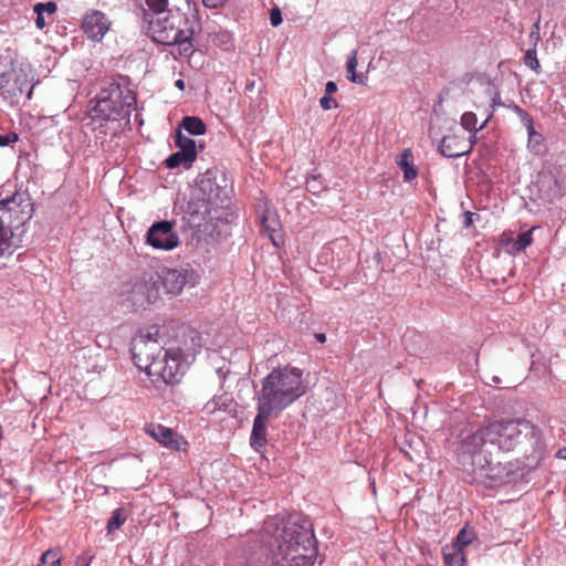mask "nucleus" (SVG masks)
<instances>
[{
    "instance_id": "obj_23",
    "label": "nucleus",
    "mask_w": 566,
    "mask_h": 566,
    "mask_svg": "<svg viewBox=\"0 0 566 566\" xmlns=\"http://www.w3.org/2000/svg\"><path fill=\"white\" fill-rule=\"evenodd\" d=\"M125 521L126 514L124 507H117L116 510H114L106 525L107 533H114L125 523Z\"/></svg>"
},
{
    "instance_id": "obj_45",
    "label": "nucleus",
    "mask_w": 566,
    "mask_h": 566,
    "mask_svg": "<svg viewBox=\"0 0 566 566\" xmlns=\"http://www.w3.org/2000/svg\"><path fill=\"white\" fill-rule=\"evenodd\" d=\"M496 106H506L505 104H503V103L501 102V96H500V93H499V92H495L494 96L492 97V107H493V109H494Z\"/></svg>"
},
{
    "instance_id": "obj_15",
    "label": "nucleus",
    "mask_w": 566,
    "mask_h": 566,
    "mask_svg": "<svg viewBox=\"0 0 566 566\" xmlns=\"http://www.w3.org/2000/svg\"><path fill=\"white\" fill-rule=\"evenodd\" d=\"M535 186L539 197L548 202L560 198V185L557 177L551 171L541 172L537 177Z\"/></svg>"
},
{
    "instance_id": "obj_24",
    "label": "nucleus",
    "mask_w": 566,
    "mask_h": 566,
    "mask_svg": "<svg viewBox=\"0 0 566 566\" xmlns=\"http://www.w3.org/2000/svg\"><path fill=\"white\" fill-rule=\"evenodd\" d=\"M61 565V556L57 549H48L44 552L40 558V563L38 566H60Z\"/></svg>"
},
{
    "instance_id": "obj_10",
    "label": "nucleus",
    "mask_w": 566,
    "mask_h": 566,
    "mask_svg": "<svg viewBox=\"0 0 566 566\" xmlns=\"http://www.w3.org/2000/svg\"><path fill=\"white\" fill-rule=\"evenodd\" d=\"M174 140L179 150L171 154L165 160L166 167L169 169H175L180 166L190 168L197 158L196 142L192 138L184 135L179 129L176 130Z\"/></svg>"
},
{
    "instance_id": "obj_34",
    "label": "nucleus",
    "mask_w": 566,
    "mask_h": 566,
    "mask_svg": "<svg viewBox=\"0 0 566 566\" xmlns=\"http://www.w3.org/2000/svg\"><path fill=\"white\" fill-rule=\"evenodd\" d=\"M226 407V402L222 400V397H213L210 401H208L205 406V410L208 412H214L216 410L222 409Z\"/></svg>"
},
{
    "instance_id": "obj_44",
    "label": "nucleus",
    "mask_w": 566,
    "mask_h": 566,
    "mask_svg": "<svg viewBox=\"0 0 566 566\" xmlns=\"http://www.w3.org/2000/svg\"><path fill=\"white\" fill-rule=\"evenodd\" d=\"M179 3H177L178 6H181L184 7L185 9H188V10H197V6L195 2H191V0H178Z\"/></svg>"
},
{
    "instance_id": "obj_1",
    "label": "nucleus",
    "mask_w": 566,
    "mask_h": 566,
    "mask_svg": "<svg viewBox=\"0 0 566 566\" xmlns=\"http://www.w3.org/2000/svg\"><path fill=\"white\" fill-rule=\"evenodd\" d=\"M515 452L525 469H535L547 452L543 430L525 419H500L464 436L457 446L455 458L464 480L470 484L493 488L503 483L511 468L494 452Z\"/></svg>"
},
{
    "instance_id": "obj_4",
    "label": "nucleus",
    "mask_w": 566,
    "mask_h": 566,
    "mask_svg": "<svg viewBox=\"0 0 566 566\" xmlns=\"http://www.w3.org/2000/svg\"><path fill=\"white\" fill-rule=\"evenodd\" d=\"M302 371L295 367L273 369L261 381V389L254 394L256 416L253 420L250 444L255 451L266 446V423L306 392Z\"/></svg>"
},
{
    "instance_id": "obj_22",
    "label": "nucleus",
    "mask_w": 566,
    "mask_h": 566,
    "mask_svg": "<svg viewBox=\"0 0 566 566\" xmlns=\"http://www.w3.org/2000/svg\"><path fill=\"white\" fill-rule=\"evenodd\" d=\"M327 186L323 182L322 176L318 172L313 171L308 175L306 179V189L313 195L318 196L324 190H326Z\"/></svg>"
},
{
    "instance_id": "obj_20",
    "label": "nucleus",
    "mask_w": 566,
    "mask_h": 566,
    "mask_svg": "<svg viewBox=\"0 0 566 566\" xmlns=\"http://www.w3.org/2000/svg\"><path fill=\"white\" fill-rule=\"evenodd\" d=\"M356 67H357V51L353 50L350 52V55L348 56V60H347V65H346L347 75H346V77L350 82H353V83L365 84L366 76L363 73H357L356 72Z\"/></svg>"
},
{
    "instance_id": "obj_7",
    "label": "nucleus",
    "mask_w": 566,
    "mask_h": 566,
    "mask_svg": "<svg viewBox=\"0 0 566 566\" xmlns=\"http://www.w3.org/2000/svg\"><path fill=\"white\" fill-rule=\"evenodd\" d=\"M136 104V93L130 88L128 78L117 75L103 81L90 114L93 119L129 122Z\"/></svg>"
},
{
    "instance_id": "obj_42",
    "label": "nucleus",
    "mask_w": 566,
    "mask_h": 566,
    "mask_svg": "<svg viewBox=\"0 0 566 566\" xmlns=\"http://www.w3.org/2000/svg\"><path fill=\"white\" fill-rule=\"evenodd\" d=\"M92 557L87 555H81L76 558V566H90Z\"/></svg>"
},
{
    "instance_id": "obj_18",
    "label": "nucleus",
    "mask_w": 566,
    "mask_h": 566,
    "mask_svg": "<svg viewBox=\"0 0 566 566\" xmlns=\"http://www.w3.org/2000/svg\"><path fill=\"white\" fill-rule=\"evenodd\" d=\"M396 164L403 172V181L410 182L418 176V168L415 165V157L410 148L403 149L397 157Z\"/></svg>"
},
{
    "instance_id": "obj_51",
    "label": "nucleus",
    "mask_w": 566,
    "mask_h": 566,
    "mask_svg": "<svg viewBox=\"0 0 566 566\" xmlns=\"http://www.w3.org/2000/svg\"><path fill=\"white\" fill-rule=\"evenodd\" d=\"M472 133H473V134H472V136L470 137V140H469V143H468V144H470L471 142H473V145H474V144H475V140H476V139H475V134H476V133H474V132H472Z\"/></svg>"
},
{
    "instance_id": "obj_11",
    "label": "nucleus",
    "mask_w": 566,
    "mask_h": 566,
    "mask_svg": "<svg viewBox=\"0 0 566 566\" xmlns=\"http://www.w3.org/2000/svg\"><path fill=\"white\" fill-rule=\"evenodd\" d=\"M160 346L151 335H142L134 338L132 342V355L135 365L143 369L148 368L156 359L157 354L160 353Z\"/></svg>"
},
{
    "instance_id": "obj_49",
    "label": "nucleus",
    "mask_w": 566,
    "mask_h": 566,
    "mask_svg": "<svg viewBox=\"0 0 566 566\" xmlns=\"http://www.w3.org/2000/svg\"><path fill=\"white\" fill-rule=\"evenodd\" d=\"M175 86L177 88H179L180 91H184L185 90V81L181 80V78H178L176 82H175Z\"/></svg>"
},
{
    "instance_id": "obj_12",
    "label": "nucleus",
    "mask_w": 566,
    "mask_h": 566,
    "mask_svg": "<svg viewBox=\"0 0 566 566\" xmlns=\"http://www.w3.org/2000/svg\"><path fill=\"white\" fill-rule=\"evenodd\" d=\"M106 14L99 10L86 13L82 21V29L88 39L101 41L109 29Z\"/></svg>"
},
{
    "instance_id": "obj_47",
    "label": "nucleus",
    "mask_w": 566,
    "mask_h": 566,
    "mask_svg": "<svg viewBox=\"0 0 566 566\" xmlns=\"http://www.w3.org/2000/svg\"><path fill=\"white\" fill-rule=\"evenodd\" d=\"M507 108L512 109L516 115H520L523 108H521L517 104L512 103L510 105H506Z\"/></svg>"
},
{
    "instance_id": "obj_43",
    "label": "nucleus",
    "mask_w": 566,
    "mask_h": 566,
    "mask_svg": "<svg viewBox=\"0 0 566 566\" xmlns=\"http://www.w3.org/2000/svg\"><path fill=\"white\" fill-rule=\"evenodd\" d=\"M337 91V84L333 81H328L325 85V94L332 95Z\"/></svg>"
},
{
    "instance_id": "obj_38",
    "label": "nucleus",
    "mask_w": 566,
    "mask_h": 566,
    "mask_svg": "<svg viewBox=\"0 0 566 566\" xmlns=\"http://www.w3.org/2000/svg\"><path fill=\"white\" fill-rule=\"evenodd\" d=\"M19 139L17 133H9L7 135H0V147H6L11 143H14Z\"/></svg>"
},
{
    "instance_id": "obj_52",
    "label": "nucleus",
    "mask_w": 566,
    "mask_h": 566,
    "mask_svg": "<svg viewBox=\"0 0 566 566\" xmlns=\"http://www.w3.org/2000/svg\"><path fill=\"white\" fill-rule=\"evenodd\" d=\"M541 139V137L538 136H533L532 140L531 142H538Z\"/></svg>"
},
{
    "instance_id": "obj_40",
    "label": "nucleus",
    "mask_w": 566,
    "mask_h": 566,
    "mask_svg": "<svg viewBox=\"0 0 566 566\" xmlns=\"http://www.w3.org/2000/svg\"><path fill=\"white\" fill-rule=\"evenodd\" d=\"M202 2L207 8L216 9L222 7L226 0H202Z\"/></svg>"
},
{
    "instance_id": "obj_46",
    "label": "nucleus",
    "mask_w": 566,
    "mask_h": 566,
    "mask_svg": "<svg viewBox=\"0 0 566 566\" xmlns=\"http://www.w3.org/2000/svg\"><path fill=\"white\" fill-rule=\"evenodd\" d=\"M218 36L221 38V41L224 44V49L228 50L231 42L230 35L228 33H221Z\"/></svg>"
},
{
    "instance_id": "obj_29",
    "label": "nucleus",
    "mask_w": 566,
    "mask_h": 566,
    "mask_svg": "<svg viewBox=\"0 0 566 566\" xmlns=\"http://www.w3.org/2000/svg\"><path fill=\"white\" fill-rule=\"evenodd\" d=\"M521 119V122L523 123V125L526 127L527 129V134H528V142L531 143L533 136H538V137H542L541 134H538L535 128H534V122H533V118L530 116V114L527 112H525L524 109L521 112L520 115H517Z\"/></svg>"
},
{
    "instance_id": "obj_54",
    "label": "nucleus",
    "mask_w": 566,
    "mask_h": 566,
    "mask_svg": "<svg viewBox=\"0 0 566 566\" xmlns=\"http://www.w3.org/2000/svg\"><path fill=\"white\" fill-rule=\"evenodd\" d=\"M4 265V263L2 261H0V268H2Z\"/></svg>"
},
{
    "instance_id": "obj_39",
    "label": "nucleus",
    "mask_w": 566,
    "mask_h": 566,
    "mask_svg": "<svg viewBox=\"0 0 566 566\" xmlns=\"http://www.w3.org/2000/svg\"><path fill=\"white\" fill-rule=\"evenodd\" d=\"M474 216H475V213L470 212V211H465L463 213V227L464 228L468 229V228L472 227V224H473V217Z\"/></svg>"
},
{
    "instance_id": "obj_27",
    "label": "nucleus",
    "mask_w": 566,
    "mask_h": 566,
    "mask_svg": "<svg viewBox=\"0 0 566 566\" xmlns=\"http://www.w3.org/2000/svg\"><path fill=\"white\" fill-rule=\"evenodd\" d=\"M533 229L521 232L517 235V239L514 242V249L517 252H521L525 250L528 245H531L533 238H532Z\"/></svg>"
},
{
    "instance_id": "obj_50",
    "label": "nucleus",
    "mask_w": 566,
    "mask_h": 566,
    "mask_svg": "<svg viewBox=\"0 0 566 566\" xmlns=\"http://www.w3.org/2000/svg\"><path fill=\"white\" fill-rule=\"evenodd\" d=\"M315 338H316L319 343H325V340H326V336H325V334H322V333H319V334H315Z\"/></svg>"
},
{
    "instance_id": "obj_30",
    "label": "nucleus",
    "mask_w": 566,
    "mask_h": 566,
    "mask_svg": "<svg viewBox=\"0 0 566 566\" xmlns=\"http://www.w3.org/2000/svg\"><path fill=\"white\" fill-rule=\"evenodd\" d=\"M521 119V122L523 123V125L526 127L527 129V134H528V142L531 143L533 136H538V137H542L541 134H538L535 128H534V122H533V118L530 116V114L527 112H525L524 109L521 112L520 115H517Z\"/></svg>"
},
{
    "instance_id": "obj_48",
    "label": "nucleus",
    "mask_w": 566,
    "mask_h": 566,
    "mask_svg": "<svg viewBox=\"0 0 566 566\" xmlns=\"http://www.w3.org/2000/svg\"><path fill=\"white\" fill-rule=\"evenodd\" d=\"M556 458H558V459H563V460H566V447H565V448H560V449L556 452Z\"/></svg>"
},
{
    "instance_id": "obj_25",
    "label": "nucleus",
    "mask_w": 566,
    "mask_h": 566,
    "mask_svg": "<svg viewBox=\"0 0 566 566\" xmlns=\"http://www.w3.org/2000/svg\"><path fill=\"white\" fill-rule=\"evenodd\" d=\"M147 7H148V10L151 12L150 14L154 15V14H157L158 17H160L161 14H167L168 13V10L170 8H168V0H145Z\"/></svg>"
},
{
    "instance_id": "obj_13",
    "label": "nucleus",
    "mask_w": 566,
    "mask_h": 566,
    "mask_svg": "<svg viewBox=\"0 0 566 566\" xmlns=\"http://www.w3.org/2000/svg\"><path fill=\"white\" fill-rule=\"evenodd\" d=\"M159 285H161L159 277L157 280L136 281L132 289L134 304L143 306L145 302L147 304L155 303L159 297Z\"/></svg>"
},
{
    "instance_id": "obj_5",
    "label": "nucleus",
    "mask_w": 566,
    "mask_h": 566,
    "mask_svg": "<svg viewBox=\"0 0 566 566\" xmlns=\"http://www.w3.org/2000/svg\"><path fill=\"white\" fill-rule=\"evenodd\" d=\"M144 19L148 21V34L154 42L161 45H178L181 56L189 57L195 52L193 36L201 31L197 10H188L172 4L168 13L156 20L145 9Z\"/></svg>"
},
{
    "instance_id": "obj_9",
    "label": "nucleus",
    "mask_w": 566,
    "mask_h": 566,
    "mask_svg": "<svg viewBox=\"0 0 566 566\" xmlns=\"http://www.w3.org/2000/svg\"><path fill=\"white\" fill-rule=\"evenodd\" d=\"M176 222L160 220L150 226L146 234V242L154 249L169 251L179 244V237L175 231Z\"/></svg>"
},
{
    "instance_id": "obj_6",
    "label": "nucleus",
    "mask_w": 566,
    "mask_h": 566,
    "mask_svg": "<svg viewBox=\"0 0 566 566\" xmlns=\"http://www.w3.org/2000/svg\"><path fill=\"white\" fill-rule=\"evenodd\" d=\"M34 205L27 191L17 190L0 200V261L20 245L24 224L32 218Z\"/></svg>"
},
{
    "instance_id": "obj_14",
    "label": "nucleus",
    "mask_w": 566,
    "mask_h": 566,
    "mask_svg": "<svg viewBox=\"0 0 566 566\" xmlns=\"http://www.w3.org/2000/svg\"><path fill=\"white\" fill-rule=\"evenodd\" d=\"M472 149L473 142L467 144L465 138L458 135L444 136L438 146V151L446 158H458L470 154Z\"/></svg>"
},
{
    "instance_id": "obj_35",
    "label": "nucleus",
    "mask_w": 566,
    "mask_h": 566,
    "mask_svg": "<svg viewBox=\"0 0 566 566\" xmlns=\"http://www.w3.org/2000/svg\"><path fill=\"white\" fill-rule=\"evenodd\" d=\"M57 10V6L53 1L49 2H39L34 6V11L48 12L50 14L54 13Z\"/></svg>"
},
{
    "instance_id": "obj_31",
    "label": "nucleus",
    "mask_w": 566,
    "mask_h": 566,
    "mask_svg": "<svg viewBox=\"0 0 566 566\" xmlns=\"http://www.w3.org/2000/svg\"><path fill=\"white\" fill-rule=\"evenodd\" d=\"M474 538L473 531H469L465 527L462 528L455 537V546L462 552L464 546H468Z\"/></svg>"
},
{
    "instance_id": "obj_26",
    "label": "nucleus",
    "mask_w": 566,
    "mask_h": 566,
    "mask_svg": "<svg viewBox=\"0 0 566 566\" xmlns=\"http://www.w3.org/2000/svg\"><path fill=\"white\" fill-rule=\"evenodd\" d=\"M14 76V69L0 66V91L10 90L11 81Z\"/></svg>"
},
{
    "instance_id": "obj_37",
    "label": "nucleus",
    "mask_w": 566,
    "mask_h": 566,
    "mask_svg": "<svg viewBox=\"0 0 566 566\" xmlns=\"http://www.w3.org/2000/svg\"><path fill=\"white\" fill-rule=\"evenodd\" d=\"M270 21L273 27H279L283 19L281 10L277 7H274L270 12Z\"/></svg>"
},
{
    "instance_id": "obj_8",
    "label": "nucleus",
    "mask_w": 566,
    "mask_h": 566,
    "mask_svg": "<svg viewBox=\"0 0 566 566\" xmlns=\"http://www.w3.org/2000/svg\"><path fill=\"white\" fill-rule=\"evenodd\" d=\"M198 279V272L190 264L165 269L159 276L161 286L172 296L179 295L186 286H195Z\"/></svg>"
},
{
    "instance_id": "obj_41",
    "label": "nucleus",
    "mask_w": 566,
    "mask_h": 566,
    "mask_svg": "<svg viewBox=\"0 0 566 566\" xmlns=\"http://www.w3.org/2000/svg\"><path fill=\"white\" fill-rule=\"evenodd\" d=\"M36 13L35 25L38 29L42 30L45 27V19L43 12L34 11Z\"/></svg>"
},
{
    "instance_id": "obj_28",
    "label": "nucleus",
    "mask_w": 566,
    "mask_h": 566,
    "mask_svg": "<svg viewBox=\"0 0 566 566\" xmlns=\"http://www.w3.org/2000/svg\"><path fill=\"white\" fill-rule=\"evenodd\" d=\"M443 558L447 566H465V557L461 551L444 553Z\"/></svg>"
},
{
    "instance_id": "obj_32",
    "label": "nucleus",
    "mask_w": 566,
    "mask_h": 566,
    "mask_svg": "<svg viewBox=\"0 0 566 566\" xmlns=\"http://www.w3.org/2000/svg\"><path fill=\"white\" fill-rule=\"evenodd\" d=\"M524 63H525V65H527L530 69H532L536 73H539L541 64H539V61L537 59V54H536V50L535 49L527 50L525 52Z\"/></svg>"
},
{
    "instance_id": "obj_33",
    "label": "nucleus",
    "mask_w": 566,
    "mask_h": 566,
    "mask_svg": "<svg viewBox=\"0 0 566 566\" xmlns=\"http://www.w3.org/2000/svg\"><path fill=\"white\" fill-rule=\"evenodd\" d=\"M277 224V221L275 219H272L270 220L265 214H263L261 217V227L263 230L270 232V238L273 242L274 245H279V243L276 242L274 235L272 234V232L275 231V226Z\"/></svg>"
},
{
    "instance_id": "obj_3",
    "label": "nucleus",
    "mask_w": 566,
    "mask_h": 566,
    "mask_svg": "<svg viewBox=\"0 0 566 566\" xmlns=\"http://www.w3.org/2000/svg\"><path fill=\"white\" fill-rule=\"evenodd\" d=\"M265 543L272 566H313L317 557L311 520L300 513L264 523Z\"/></svg>"
},
{
    "instance_id": "obj_16",
    "label": "nucleus",
    "mask_w": 566,
    "mask_h": 566,
    "mask_svg": "<svg viewBox=\"0 0 566 566\" xmlns=\"http://www.w3.org/2000/svg\"><path fill=\"white\" fill-rule=\"evenodd\" d=\"M145 431L161 446L172 450L180 449V439L171 428L158 423H150L146 427Z\"/></svg>"
},
{
    "instance_id": "obj_2",
    "label": "nucleus",
    "mask_w": 566,
    "mask_h": 566,
    "mask_svg": "<svg viewBox=\"0 0 566 566\" xmlns=\"http://www.w3.org/2000/svg\"><path fill=\"white\" fill-rule=\"evenodd\" d=\"M231 203L226 176L218 169L200 175L185 209V218L199 238L218 241L230 222L228 208Z\"/></svg>"
},
{
    "instance_id": "obj_17",
    "label": "nucleus",
    "mask_w": 566,
    "mask_h": 566,
    "mask_svg": "<svg viewBox=\"0 0 566 566\" xmlns=\"http://www.w3.org/2000/svg\"><path fill=\"white\" fill-rule=\"evenodd\" d=\"M31 78L29 76V73L20 67L18 70L14 69V76L11 81L10 90H6L2 93V96L4 98H13L22 95L24 91L28 90L27 97L30 99L32 97L33 93V85H30Z\"/></svg>"
},
{
    "instance_id": "obj_53",
    "label": "nucleus",
    "mask_w": 566,
    "mask_h": 566,
    "mask_svg": "<svg viewBox=\"0 0 566 566\" xmlns=\"http://www.w3.org/2000/svg\"><path fill=\"white\" fill-rule=\"evenodd\" d=\"M4 482H6V483H8V484H10V485H12L13 488L15 486V485L13 484V481H12V480H6Z\"/></svg>"
},
{
    "instance_id": "obj_19",
    "label": "nucleus",
    "mask_w": 566,
    "mask_h": 566,
    "mask_svg": "<svg viewBox=\"0 0 566 566\" xmlns=\"http://www.w3.org/2000/svg\"><path fill=\"white\" fill-rule=\"evenodd\" d=\"M178 129H185L189 135L192 136H200L206 133V124L200 117L197 116H185L179 126Z\"/></svg>"
},
{
    "instance_id": "obj_21",
    "label": "nucleus",
    "mask_w": 566,
    "mask_h": 566,
    "mask_svg": "<svg viewBox=\"0 0 566 566\" xmlns=\"http://www.w3.org/2000/svg\"><path fill=\"white\" fill-rule=\"evenodd\" d=\"M490 117H491V115H489L486 117V119L481 124V126L479 128H476V123H478L476 115L473 112H465L461 116V125L465 130L476 133L485 127Z\"/></svg>"
},
{
    "instance_id": "obj_36",
    "label": "nucleus",
    "mask_w": 566,
    "mask_h": 566,
    "mask_svg": "<svg viewBox=\"0 0 566 566\" xmlns=\"http://www.w3.org/2000/svg\"><path fill=\"white\" fill-rule=\"evenodd\" d=\"M319 105L325 111H328L332 107L338 106L337 102L331 95H326V94L323 97H321Z\"/></svg>"
}]
</instances>
